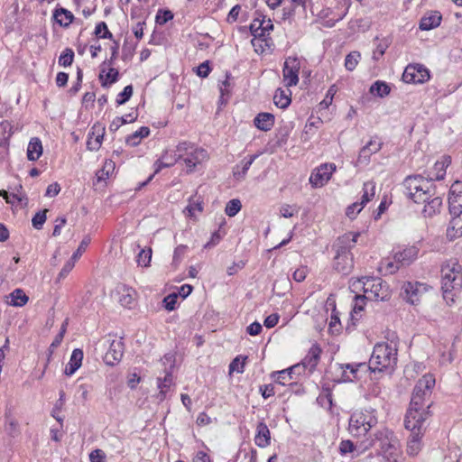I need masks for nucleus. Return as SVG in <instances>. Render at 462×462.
Listing matches in <instances>:
<instances>
[{"mask_svg":"<svg viewBox=\"0 0 462 462\" xmlns=\"http://www.w3.org/2000/svg\"><path fill=\"white\" fill-rule=\"evenodd\" d=\"M435 385V378L432 374L423 375L415 384L410 407L406 412V422L408 427L415 428L416 423L426 420L430 417V403H426Z\"/></svg>","mask_w":462,"mask_h":462,"instance_id":"f257e3e1","label":"nucleus"},{"mask_svg":"<svg viewBox=\"0 0 462 462\" xmlns=\"http://www.w3.org/2000/svg\"><path fill=\"white\" fill-rule=\"evenodd\" d=\"M395 333L387 337L391 342H379L374 346L367 369L371 372L393 370L397 364V344L394 343Z\"/></svg>","mask_w":462,"mask_h":462,"instance_id":"f03ea898","label":"nucleus"},{"mask_svg":"<svg viewBox=\"0 0 462 462\" xmlns=\"http://www.w3.org/2000/svg\"><path fill=\"white\" fill-rule=\"evenodd\" d=\"M359 236L358 232L346 233L337 240L335 245L337 250L334 257V268L343 275L349 274L353 270L354 259L351 249L356 245Z\"/></svg>","mask_w":462,"mask_h":462,"instance_id":"7ed1b4c3","label":"nucleus"},{"mask_svg":"<svg viewBox=\"0 0 462 462\" xmlns=\"http://www.w3.org/2000/svg\"><path fill=\"white\" fill-rule=\"evenodd\" d=\"M378 423L377 411L372 407L355 410L348 420V431L355 438L365 437Z\"/></svg>","mask_w":462,"mask_h":462,"instance_id":"20e7f679","label":"nucleus"},{"mask_svg":"<svg viewBox=\"0 0 462 462\" xmlns=\"http://www.w3.org/2000/svg\"><path fill=\"white\" fill-rule=\"evenodd\" d=\"M372 447H376L378 455L383 456L388 453L393 454V451L400 449V442L393 430L388 428L382 427L374 431L364 442V450Z\"/></svg>","mask_w":462,"mask_h":462,"instance_id":"39448f33","label":"nucleus"},{"mask_svg":"<svg viewBox=\"0 0 462 462\" xmlns=\"http://www.w3.org/2000/svg\"><path fill=\"white\" fill-rule=\"evenodd\" d=\"M434 185L432 177L424 178L420 174L407 176L403 181L407 197L418 204L425 200L426 195L430 193Z\"/></svg>","mask_w":462,"mask_h":462,"instance_id":"423d86ee","label":"nucleus"},{"mask_svg":"<svg viewBox=\"0 0 462 462\" xmlns=\"http://www.w3.org/2000/svg\"><path fill=\"white\" fill-rule=\"evenodd\" d=\"M356 289H362L367 300H384L387 296V284L380 278L362 277L353 283Z\"/></svg>","mask_w":462,"mask_h":462,"instance_id":"0eeeda50","label":"nucleus"},{"mask_svg":"<svg viewBox=\"0 0 462 462\" xmlns=\"http://www.w3.org/2000/svg\"><path fill=\"white\" fill-rule=\"evenodd\" d=\"M402 78L408 84H423L430 79V75L424 65L413 63L406 66Z\"/></svg>","mask_w":462,"mask_h":462,"instance_id":"6e6552de","label":"nucleus"},{"mask_svg":"<svg viewBox=\"0 0 462 462\" xmlns=\"http://www.w3.org/2000/svg\"><path fill=\"white\" fill-rule=\"evenodd\" d=\"M426 420L420 421L417 424V427L414 429L411 427H408V423L406 422V418L404 419V426L405 428L411 431V435L408 439L407 443V453L410 456H416L420 450L421 449V437L424 434V431L426 430L425 426Z\"/></svg>","mask_w":462,"mask_h":462,"instance_id":"1a4fd4ad","label":"nucleus"},{"mask_svg":"<svg viewBox=\"0 0 462 462\" xmlns=\"http://www.w3.org/2000/svg\"><path fill=\"white\" fill-rule=\"evenodd\" d=\"M448 209L449 213L455 217L453 222L457 223V217L462 214V181H455L449 189L448 195Z\"/></svg>","mask_w":462,"mask_h":462,"instance_id":"9d476101","label":"nucleus"},{"mask_svg":"<svg viewBox=\"0 0 462 462\" xmlns=\"http://www.w3.org/2000/svg\"><path fill=\"white\" fill-rule=\"evenodd\" d=\"M426 291V285L419 282H406L402 287L401 295L402 299L411 304L420 302L422 294Z\"/></svg>","mask_w":462,"mask_h":462,"instance_id":"9b49d317","label":"nucleus"},{"mask_svg":"<svg viewBox=\"0 0 462 462\" xmlns=\"http://www.w3.org/2000/svg\"><path fill=\"white\" fill-rule=\"evenodd\" d=\"M300 68V64L298 58L289 57L286 59L282 69V76L287 87H293L298 84Z\"/></svg>","mask_w":462,"mask_h":462,"instance_id":"f8f14e48","label":"nucleus"},{"mask_svg":"<svg viewBox=\"0 0 462 462\" xmlns=\"http://www.w3.org/2000/svg\"><path fill=\"white\" fill-rule=\"evenodd\" d=\"M336 171L334 163H324L312 172L310 178V182L313 187H322L330 180L333 172Z\"/></svg>","mask_w":462,"mask_h":462,"instance_id":"ddd939ff","label":"nucleus"},{"mask_svg":"<svg viewBox=\"0 0 462 462\" xmlns=\"http://www.w3.org/2000/svg\"><path fill=\"white\" fill-rule=\"evenodd\" d=\"M124 355V343L120 339H114L109 345V348L104 356V362L110 366L118 364Z\"/></svg>","mask_w":462,"mask_h":462,"instance_id":"4468645a","label":"nucleus"},{"mask_svg":"<svg viewBox=\"0 0 462 462\" xmlns=\"http://www.w3.org/2000/svg\"><path fill=\"white\" fill-rule=\"evenodd\" d=\"M460 265L454 264L451 269H442L441 289L444 298H447L448 294L455 288V282L460 272Z\"/></svg>","mask_w":462,"mask_h":462,"instance_id":"2eb2a0df","label":"nucleus"},{"mask_svg":"<svg viewBox=\"0 0 462 462\" xmlns=\"http://www.w3.org/2000/svg\"><path fill=\"white\" fill-rule=\"evenodd\" d=\"M418 253L419 249L414 245L399 248L393 254V260L401 266H407L415 261Z\"/></svg>","mask_w":462,"mask_h":462,"instance_id":"dca6fc26","label":"nucleus"},{"mask_svg":"<svg viewBox=\"0 0 462 462\" xmlns=\"http://www.w3.org/2000/svg\"><path fill=\"white\" fill-rule=\"evenodd\" d=\"M208 158V152L202 148L194 147L193 150L189 151L188 156L183 159L186 167L189 171H192L198 164L206 161Z\"/></svg>","mask_w":462,"mask_h":462,"instance_id":"f3484780","label":"nucleus"},{"mask_svg":"<svg viewBox=\"0 0 462 462\" xmlns=\"http://www.w3.org/2000/svg\"><path fill=\"white\" fill-rule=\"evenodd\" d=\"M321 348L318 345H313L306 356L302 359L301 365L309 373L311 374L316 369L320 359Z\"/></svg>","mask_w":462,"mask_h":462,"instance_id":"a211bd4d","label":"nucleus"},{"mask_svg":"<svg viewBox=\"0 0 462 462\" xmlns=\"http://www.w3.org/2000/svg\"><path fill=\"white\" fill-rule=\"evenodd\" d=\"M382 148V143L376 139H371L359 152L357 162L367 164L372 154L376 153Z\"/></svg>","mask_w":462,"mask_h":462,"instance_id":"6ab92c4d","label":"nucleus"},{"mask_svg":"<svg viewBox=\"0 0 462 462\" xmlns=\"http://www.w3.org/2000/svg\"><path fill=\"white\" fill-rule=\"evenodd\" d=\"M443 194L442 192L439 196L431 198L430 201L424 205L422 215L425 217H432L440 213L443 205Z\"/></svg>","mask_w":462,"mask_h":462,"instance_id":"aec40b11","label":"nucleus"},{"mask_svg":"<svg viewBox=\"0 0 462 462\" xmlns=\"http://www.w3.org/2000/svg\"><path fill=\"white\" fill-rule=\"evenodd\" d=\"M254 124L259 130L267 132L271 130L274 125V116L271 113H259L254 117Z\"/></svg>","mask_w":462,"mask_h":462,"instance_id":"412c9836","label":"nucleus"},{"mask_svg":"<svg viewBox=\"0 0 462 462\" xmlns=\"http://www.w3.org/2000/svg\"><path fill=\"white\" fill-rule=\"evenodd\" d=\"M271 434L267 425L264 422H259L256 428L254 443L259 448H265L270 444Z\"/></svg>","mask_w":462,"mask_h":462,"instance_id":"4be33fe9","label":"nucleus"},{"mask_svg":"<svg viewBox=\"0 0 462 462\" xmlns=\"http://www.w3.org/2000/svg\"><path fill=\"white\" fill-rule=\"evenodd\" d=\"M83 359V351L76 348L72 351L69 364L67 365L64 373L66 375H72L80 366Z\"/></svg>","mask_w":462,"mask_h":462,"instance_id":"5701e85b","label":"nucleus"},{"mask_svg":"<svg viewBox=\"0 0 462 462\" xmlns=\"http://www.w3.org/2000/svg\"><path fill=\"white\" fill-rule=\"evenodd\" d=\"M441 19V14L439 12H432L420 19V29L422 31L434 29L440 24Z\"/></svg>","mask_w":462,"mask_h":462,"instance_id":"b1692460","label":"nucleus"},{"mask_svg":"<svg viewBox=\"0 0 462 462\" xmlns=\"http://www.w3.org/2000/svg\"><path fill=\"white\" fill-rule=\"evenodd\" d=\"M53 18L60 26L68 27L72 23L74 15L70 11L63 7H60L54 10Z\"/></svg>","mask_w":462,"mask_h":462,"instance_id":"393cba45","label":"nucleus"},{"mask_svg":"<svg viewBox=\"0 0 462 462\" xmlns=\"http://www.w3.org/2000/svg\"><path fill=\"white\" fill-rule=\"evenodd\" d=\"M42 154V142L38 137L30 140L27 147V158L29 161H36Z\"/></svg>","mask_w":462,"mask_h":462,"instance_id":"a878e982","label":"nucleus"},{"mask_svg":"<svg viewBox=\"0 0 462 462\" xmlns=\"http://www.w3.org/2000/svg\"><path fill=\"white\" fill-rule=\"evenodd\" d=\"M375 194V183L374 181H367L363 186V195L359 204L360 208H357V212H360L362 208L374 197Z\"/></svg>","mask_w":462,"mask_h":462,"instance_id":"bb28decb","label":"nucleus"},{"mask_svg":"<svg viewBox=\"0 0 462 462\" xmlns=\"http://www.w3.org/2000/svg\"><path fill=\"white\" fill-rule=\"evenodd\" d=\"M150 134V129L147 126H142L139 130L135 131L132 134H129L125 138L127 145L134 147L137 146L143 138L147 137Z\"/></svg>","mask_w":462,"mask_h":462,"instance_id":"cd10ccee","label":"nucleus"},{"mask_svg":"<svg viewBox=\"0 0 462 462\" xmlns=\"http://www.w3.org/2000/svg\"><path fill=\"white\" fill-rule=\"evenodd\" d=\"M105 71L106 69L102 68L99 74V79L101 81V86L103 88H107L118 80L119 72L115 68H109L107 73L104 76Z\"/></svg>","mask_w":462,"mask_h":462,"instance_id":"c85d7f7f","label":"nucleus"},{"mask_svg":"<svg viewBox=\"0 0 462 462\" xmlns=\"http://www.w3.org/2000/svg\"><path fill=\"white\" fill-rule=\"evenodd\" d=\"M451 163V159L449 156L443 157L441 161H437L434 164V171L436 173L431 176L434 180H443L446 175V169Z\"/></svg>","mask_w":462,"mask_h":462,"instance_id":"c756f323","label":"nucleus"},{"mask_svg":"<svg viewBox=\"0 0 462 462\" xmlns=\"http://www.w3.org/2000/svg\"><path fill=\"white\" fill-rule=\"evenodd\" d=\"M172 383V375L171 373H167L163 379L158 378L157 384L160 390L157 399L159 402H162L166 397V393Z\"/></svg>","mask_w":462,"mask_h":462,"instance_id":"7c9ffc66","label":"nucleus"},{"mask_svg":"<svg viewBox=\"0 0 462 462\" xmlns=\"http://www.w3.org/2000/svg\"><path fill=\"white\" fill-rule=\"evenodd\" d=\"M10 304L15 307L24 306L29 298L22 289H15L9 294Z\"/></svg>","mask_w":462,"mask_h":462,"instance_id":"2f4dec72","label":"nucleus"},{"mask_svg":"<svg viewBox=\"0 0 462 462\" xmlns=\"http://www.w3.org/2000/svg\"><path fill=\"white\" fill-rule=\"evenodd\" d=\"M390 86L386 82L381 80L375 81L370 87V93L380 97H384L388 96L390 94Z\"/></svg>","mask_w":462,"mask_h":462,"instance_id":"473e14b6","label":"nucleus"},{"mask_svg":"<svg viewBox=\"0 0 462 462\" xmlns=\"http://www.w3.org/2000/svg\"><path fill=\"white\" fill-rule=\"evenodd\" d=\"M59 399L55 402L51 415L60 424V428L63 426L64 418L60 416L59 413L61 411L64 402H65V393L64 391H60L59 394Z\"/></svg>","mask_w":462,"mask_h":462,"instance_id":"72a5a7b5","label":"nucleus"},{"mask_svg":"<svg viewBox=\"0 0 462 462\" xmlns=\"http://www.w3.org/2000/svg\"><path fill=\"white\" fill-rule=\"evenodd\" d=\"M177 161L178 160H177L176 156L174 155V153L169 154L168 152H165V154H163L162 156V158L156 162L155 164H156L157 168L154 171V174L159 172L162 168H169V167L174 165Z\"/></svg>","mask_w":462,"mask_h":462,"instance_id":"f704fd0d","label":"nucleus"},{"mask_svg":"<svg viewBox=\"0 0 462 462\" xmlns=\"http://www.w3.org/2000/svg\"><path fill=\"white\" fill-rule=\"evenodd\" d=\"M273 102L278 107L284 109L291 104V99L284 90L278 88L274 94Z\"/></svg>","mask_w":462,"mask_h":462,"instance_id":"c9c22d12","label":"nucleus"},{"mask_svg":"<svg viewBox=\"0 0 462 462\" xmlns=\"http://www.w3.org/2000/svg\"><path fill=\"white\" fill-rule=\"evenodd\" d=\"M231 78V75L230 73L226 72V79L224 81L221 82V85L219 87V90H220V103L221 104H225L227 102V98L229 97V95H230V91H231V84H230V79Z\"/></svg>","mask_w":462,"mask_h":462,"instance_id":"e433bc0d","label":"nucleus"},{"mask_svg":"<svg viewBox=\"0 0 462 462\" xmlns=\"http://www.w3.org/2000/svg\"><path fill=\"white\" fill-rule=\"evenodd\" d=\"M339 452L342 456L346 455L348 453L352 454V457H357L361 452H357L356 446L353 441L346 439L342 440L339 444Z\"/></svg>","mask_w":462,"mask_h":462,"instance_id":"4c0bfd02","label":"nucleus"},{"mask_svg":"<svg viewBox=\"0 0 462 462\" xmlns=\"http://www.w3.org/2000/svg\"><path fill=\"white\" fill-rule=\"evenodd\" d=\"M361 54L358 51H351L346 56L345 68L348 71H353L357 66Z\"/></svg>","mask_w":462,"mask_h":462,"instance_id":"58836bf2","label":"nucleus"},{"mask_svg":"<svg viewBox=\"0 0 462 462\" xmlns=\"http://www.w3.org/2000/svg\"><path fill=\"white\" fill-rule=\"evenodd\" d=\"M194 145L188 142L180 143L173 152L177 160H183L193 150Z\"/></svg>","mask_w":462,"mask_h":462,"instance_id":"ea45409f","label":"nucleus"},{"mask_svg":"<svg viewBox=\"0 0 462 462\" xmlns=\"http://www.w3.org/2000/svg\"><path fill=\"white\" fill-rule=\"evenodd\" d=\"M187 250H188V246L185 245H180L175 248V250L173 252V257H172V263H171V266L174 269L178 268V266L181 263Z\"/></svg>","mask_w":462,"mask_h":462,"instance_id":"a19ab883","label":"nucleus"},{"mask_svg":"<svg viewBox=\"0 0 462 462\" xmlns=\"http://www.w3.org/2000/svg\"><path fill=\"white\" fill-rule=\"evenodd\" d=\"M257 157H258V154H253V155L244 158L241 162L242 170H241V171H234L235 177L237 179L240 177H245L247 171L249 170V168L251 167V165L253 164V162H254V160Z\"/></svg>","mask_w":462,"mask_h":462,"instance_id":"79ce46f5","label":"nucleus"},{"mask_svg":"<svg viewBox=\"0 0 462 462\" xmlns=\"http://www.w3.org/2000/svg\"><path fill=\"white\" fill-rule=\"evenodd\" d=\"M272 376L277 383L282 385L291 383L290 381L293 379V376L290 374V372H288L287 369L274 372Z\"/></svg>","mask_w":462,"mask_h":462,"instance_id":"37998d69","label":"nucleus"},{"mask_svg":"<svg viewBox=\"0 0 462 462\" xmlns=\"http://www.w3.org/2000/svg\"><path fill=\"white\" fill-rule=\"evenodd\" d=\"M261 26V38L260 40L263 42H265V44L268 45L267 41L271 40L270 38H267V33L273 29V24L270 19H265V17H263L260 19Z\"/></svg>","mask_w":462,"mask_h":462,"instance_id":"c03bdc74","label":"nucleus"},{"mask_svg":"<svg viewBox=\"0 0 462 462\" xmlns=\"http://www.w3.org/2000/svg\"><path fill=\"white\" fill-rule=\"evenodd\" d=\"M349 29L354 32H365L369 29L370 23L365 19L360 18L356 20H351L348 23Z\"/></svg>","mask_w":462,"mask_h":462,"instance_id":"a18cd8bd","label":"nucleus"},{"mask_svg":"<svg viewBox=\"0 0 462 462\" xmlns=\"http://www.w3.org/2000/svg\"><path fill=\"white\" fill-rule=\"evenodd\" d=\"M241 208V201L237 199H234L227 202L225 212L228 217H235L240 211Z\"/></svg>","mask_w":462,"mask_h":462,"instance_id":"49530a36","label":"nucleus"},{"mask_svg":"<svg viewBox=\"0 0 462 462\" xmlns=\"http://www.w3.org/2000/svg\"><path fill=\"white\" fill-rule=\"evenodd\" d=\"M366 300H367L366 295H356L355 296V305H354V309H353L354 313L351 314L352 320L358 319L356 317V315L364 310V306L365 304Z\"/></svg>","mask_w":462,"mask_h":462,"instance_id":"de8ad7c7","label":"nucleus"},{"mask_svg":"<svg viewBox=\"0 0 462 462\" xmlns=\"http://www.w3.org/2000/svg\"><path fill=\"white\" fill-rule=\"evenodd\" d=\"M73 60L74 51L69 48H66L59 58V64L63 67H68L72 64Z\"/></svg>","mask_w":462,"mask_h":462,"instance_id":"09e8293b","label":"nucleus"},{"mask_svg":"<svg viewBox=\"0 0 462 462\" xmlns=\"http://www.w3.org/2000/svg\"><path fill=\"white\" fill-rule=\"evenodd\" d=\"M247 359V356H236L229 365V371L235 372L236 371L239 374L244 373V367L245 364V360Z\"/></svg>","mask_w":462,"mask_h":462,"instance_id":"8fccbe9b","label":"nucleus"},{"mask_svg":"<svg viewBox=\"0 0 462 462\" xmlns=\"http://www.w3.org/2000/svg\"><path fill=\"white\" fill-rule=\"evenodd\" d=\"M95 34L101 39H112L113 34L109 32L107 25L105 22H100L95 28Z\"/></svg>","mask_w":462,"mask_h":462,"instance_id":"3c124183","label":"nucleus"},{"mask_svg":"<svg viewBox=\"0 0 462 462\" xmlns=\"http://www.w3.org/2000/svg\"><path fill=\"white\" fill-rule=\"evenodd\" d=\"M152 259V249H142L137 255V263L140 266H148Z\"/></svg>","mask_w":462,"mask_h":462,"instance_id":"603ef678","label":"nucleus"},{"mask_svg":"<svg viewBox=\"0 0 462 462\" xmlns=\"http://www.w3.org/2000/svg\"><path fill=\"white\" fill-rule=\"evenodd\" d=\"M48 209H43V210H41V211H38L32 217V226L35 228V229H42V226H43V224L45 223L46 221V213H47Z\"/></svg>","mask_w":462,"mask_h":462,"instance_id":"864d4df0","label":"nucleus"},{"mask_svg":"<svg viewBox=\"0 0 462 462\" xmlns=\"http://www.w3.org/2000/svg\"><path fill=\"white\" fill-rule=\"evenodd\" d=\"M132 95H133V86L128 85V86L125 87L123 91L117 95L116 104L118 106L124 105L131 98Z\"/></svg>","mask_w":462,"mask_h":462,"instance_id":"5fc2aeb1","label":"nucleus"},{"mask_svg":"<svg viewBox=\"0 0 462 462\" xmlns=\"http://www.w3.org/2000/svg\"><path fill=\"white\" fill-rule=\"evenodd\" d=\"M173 19V14L170 10H159L156 14V23L162 25Z\"/></svg>","mask_w":462,"mask_h":462,"instance_id":"6e6d98bb","label":"nucleus"},{"mask_svg":"<svg viewBox=\"0 0 462 462\" xmlns=\"http://www.w3.org/2000/svg\"><path fill=\"white\" fill-rule=\"evenodd\" d=\"M343 369L349 370V372L353 374V379L348 378L350 381L354 379H358L357 373L360 368H367L365 363H358V364H346L342 366Z\"/></svg>","mask_w":462,"mask_h":462,"instance_id":"4d7b16f0","label":"nucleus"},{"mask_svg":"<svg viewBox=\"0 0 462 462\" xmlns=\"http://www.w3.org/2000/svg\"><path fill=\"white\" fill-rule=\"evenodd\" d=\"M261 26L262 24L260 23V19L259 18H255L254 19V21L252 22V23L250 24V32L252 33V35L254 37V40H252V44L254 46H255V43H254V41L255 39H259L261 38Z\"/></svg>","mask_w":462,"mask_h":462,"instance_id":"13d9d810","label":"nucleus"},{"mask_svg":"<svg viewBox=\"0 0 462 462\" xmlns=\"http://www.w3.org/2000/svg\"><path fill=\"white\" fill-rule=\"evenodd\" d=\"M89 243H90V237L85 236L83 238V240L80 242L76 252L73 253V254L71 256V260L77 261L81 256V254L86 251Z\"/></svg>","mask_w":462,"mask_h":462,"instance_id":"bf43d9fd","label":"nucleus"},{"mask_svg":"<svg viewBox=\"0 0 462 462\" xmlns=\"http://www.w3.org/2000/svg\"><path fill=\"white\" fill-rule=\"evenodd\" d=\"M382 461L381 462H403L401 448L397 449L396 451H393V454L388 453L385 455L381 456Z\"/></svg>","mask_w":462,"mask_h":462,"instance_id":"052dcab7","label":"nucleus"},{"mask_svg":"<svg viewBox=\"0 0 462 462\" xmlns=\"http://www.w3.org/2000/svg\"><path fill=\"white\" fill-rule=\"evenodd\" d=\"M119 302L123 307L132 309L134 305V298L130 293L129 290L126 291V293H123L119 299Z\"/></svg>","mask_w":462,"mask_h":462,"instance_id":"680f3d73","label":"nucleus"},{"mask_svg":"<svg viewBox=\"0 0 462 462\" xmlns=\"http://www.w3.org/2000/svg\"><path fill=\"white\" fill-rule=\"evenodd\" d=\"M211 71V68L209 66V61L206 60L202 62L199 67H197L196 72L197 75L200 78H207Z\"/></svg>","mask_w":462,"mask_h":462,"instance_id":"e2e57ef3","label":"nucleus"},{"mask_svg":"<svg viewBox=\"0 0 462 462\" xmlns=\"http://www.w3.org/2000/svg\"><path fill=\"white\" fill-rule=\"evenodd\" d=\"M90 462H106V454L102 449L97 448L89 454Z\"/></svg>","mask_w":462,"mask_h":462,"instance_id":"0e129e2a","label":"nucleus"},{"mask_svg":"<svg viewBox=\"0 0 462 462\" xmlns=\"http://www.w3.org/2000/svg\"><path fill=\"white\" fill-rule=\"evenodd\" d=\"M176 302H177V295L176 294H170V295L166 296L163 300L165 309L170 311L173 310L175 309Z\"/></svg>","mask_w":462,"mask_h":462,"instance_id":"69168bd1","label":"nucleus"},{"mask_svg":"<svg viewBox=\"0 0 462 462\" xmlns=\"http://www.w3.org/2000/svg\"><path fill=\"white\" fill-rule=\"evenodd\" d=\"M92 134L95 135V140L101 141L103 140L105 134V126L101 124L97 123L92 126Z\"/></svg>","mask_w":462,"mask_h":462,"instance_id":"338daca9","label":"nucleus"},{"mask_svg":"<svg viewBox=\"0 0 462 462\" xmlns=\"http://www.w3.org/2000/svg\"><path fill=\"white\" fill-rule=\"evenodd\" d=\"M307 269L305 267L298 268L292 273V278L297 282H301L305 280L307 276Z\"/></svg>","mask_w":462,"mask_h":462,"instance_id":"774afa93","label":"nucleus"}]
</instances>
